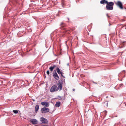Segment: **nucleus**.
I'll return each mask as SVG.
<instances>
[{"instance_id":"obj_1","label":"nucleus","mask_w":126,"mask_h":126,"mask_svg":"<svg viewBox=\"0 0 126 126\" xmlns=\"http://www.w3.org/2000/svg\"><path fill=\"white\" fill-rule=\"evenodd\" d=\"M63 83L61 80H59L57 84L58 86L54 85L52 86L50 89V92L51 93L54 92L58 91V90L60 91L62 89V85Z\"/></svg>"},{"instance_id":"obj_2","label":"nucleus","mask_w":126,"mask_h":126,"mask_svg":"<svg viewBox=\"0 0 126 126\" xmlns=\"http://www.w3.org/2000/svg\"><path fill=\"white\" fill-rule=\"evenodd\" d=\"M114 4V3L112 2H108L106 7V9L109 10H112Z\"/></svg>"},{"instance_id":"obj_3","label":"nucleus","mask_w":126,"mask_h":126,"mask_svg":"<svg viewBox=\"0 0 126 126\" xmlns=\"http://www.w3.org/2000/svg\"><path fill=\"white\" fill-rule=\"evenodd\" d=\"M52 74L53 76L55 79L57 80H58L60 78L56 70H54L53 71L52 73Z\"/></svg>"},{"instance_id":"obj_4","label":"nucleus","mask_w":126,"mask_h":126,"mask_svg":"<svg viewBox=\"0 0 126 126\" xmlns=\"http://www.w3.org/2000/svg\"><path fill=\"white\" fill-rule=\"evenodd\" d=\"M49 109L45 107H44L42 108L41 110V111L42 113H46L48 112H49Z\"/></svg>"},{"instance_id":"obj_5","label":"nucleus","mask_w":126,"mask_h":126,"mask_svg":"<svg viewBox=\"0 0 126 126\" xmlns=\"http://www.w3.org/2000/svg\"><path fill=\"white\" fill-rule=\"evenodd\" d=\"M115 4L117 5L119 7L120 9H123V5L121 2L120 1H118Z\"/></svg>"},{"instance_id":"obj_6","label":"nucleus","mask_w":126,"mask_h":126,"mask_svg":"<svg viewBox=\"0 0 126 126\" xmlns=\"http://www.w3.org/2000/svg\"><path fill=\"white\" fill-rule=\"evenodd\" d=\"M41 104L42 106H45V107H48L49 105V103L46 101L41 102Z\"/></svg>"},{"instance_id":"obj_7","label":"nucleus","mask_w":126,"mask_h":126,"mask_svg":"<svg viewBox=\"0 0 126 126\" xmlns=\"http://www.w3.org/2000/svg\"><path fill=\"white\" fill-rule=\"evenodd\" d=\"M40 121L41 122L44 124L47 123L48 122V121L46 119L43 117L41 118Z\"/></svg>"},{"instance_id":"obj_8","label":"nucleus","mask_w":126,"mask_h":126,"mask_svg":"<svg viewBox=\"0 0 126 126\" xmlns=\"http://www.w3.org/2000/svg\"><path fill=\"white\" fill-rule=\"evenodd\" d=\"M56 70L57 72L59 74H61V76L62 77L64 78V77L63 75V73L62 72L60 71V69L58 67L57 68Z\"/></svg>"},{"instance_id":"obj_9","label":"nucleus","mask_w":126,"mask_h":126,"mask_svg":"<svg viewBox=\"0 0 126 126\" xmlns=\"http://www.w3.org/2000/svg\"><path fill=\"white\" fill-rule=\"evenodd\" d=\"M30 122L33 124H36L38 123V121L36 119H32L30 120Z\"/></svg>"},{"instance_id":"obj_10","label":"nucleus","mask_w":126,"mask_h":126,"mask_svg":"<svg viewBox=\"0 0 126 126\" xmlns=\"http://www.w3.org/2000/svg\"><path fill=\"white\" fill-rule=\"evenodd\" d=\"M56 66L55 65H53L49 68V69L50 71L52 72L53 71V69Z\"/></svg>"},{"instance_id":"obj_11","label":"nucleus","mask_w":126,"mask_h":126,"mask_svg":"<svg viewBox=\"0 0 126 126\" xmlns=\"http://www.w3.org/2000/svg\"><path fill=\"white\" fill-rule=\"evenodd\" d=\"M108 1L106 0H102L100 1V3L102 4H104V3L106 4L108 2Z\"/></svg>"},{"instance_id":"obj_12","label":"nucleus","mask_w":126,"mask_h":126,"mask_svg":"<svg viewBox=\"0 0 126 126\" xmlns=\"http://www.w3.org/2000/svg\"><path fill=\"white\" fill-rule=\"evenodd\" d=\"M39 109V106L38 105H37L35 106V111L36 112H37Z\"/></svg>"},{"instance_id":"obj_13","label":"nucleus","mask_w":126,"mask_h":126,"mask_svg":"<svg viewBox=\"0 0 126 126\" xmlns=\"http://www.w3.org/2000/svg\"><path fill=\"white\" fill-rule=\"evenodd\" d=\"M61 105V103L60 102H56L55 105V106L56 107H59Z\"/></svg>"},{"instance_id":"obj_14","label":"nucleus","mask_w":126,"mask_h":126,"mask_svg":"<svg viewBox=\"0 0 126 126\" xmlns=\"http://www.w3.org/2000/svg\"><path fill=\"white\" fill-rule=\"evenodd\" d=\"M19 110H13V111L14 113L15 114H17L18 113Z\"/></svg>"},{"instance_id":"obj_15","label":"nucleus","mask_w":126,"mask_h":126,"mask_svg":"<svg viewBox=\"0 0 126 126\" xmlns=\"http://www.w3.org/2000/svg\"><path fill=\"white\" fill-rule=\"evenodd\" d=\"M65 24L62 22L60 24V26L61 27H63L65 26Z\"/></svg>"},{"instance_id":"obj_16","label":"nucleus","mask_w":126,"mask_h":126,"mask_svg":"<svg viewBox=\"0 0 126 126\" xmlns=\"http://www.w3.org/2000/svg\"><path fill=\"white\" fill-rule=\"evenodd\" d=\"M47 74L48 76H49V72L48 70L47 72Z\"/></svg>"},{"instance_id":"obj_17","label":"nucleus","mask_w":126,"mask_h":126,"mask_svg":"<svg viewBox=\"0 0 126 126\" xmlns=\"http://www.w3.org/2000/svg\"><path fill=\"white\" fill-rule=\"evenodd\" d=\"M107 16L108 17H109L110 16H109L108 14H107Z\"/></svg>"},{"instance_id":"obj_18","label":"nucleus","mask_w":126,"mask_h":126,"mask_svg":"<svg viewBox=\"0 0 126 126\" xmlns=\"http://www.w3.org/2000/svg\"><path fill=\"white\" fill-rule=\"evenodd\" d=\"M32 100L33 101H35V100L34 99H32Z\"/></svg>"},{"instance_id":"obj_19","label":"nucleus","mask_w":126,"mask_h":126,"mask_svg":"<svg viewBox=\"0 0 126 126\" xmlns=\"http://www.w3.org/2000/svg\"><path fill=\"white\" fill-rule=\"evenodd\" d=\"M108 96H107V97H106V98H108Z\"/></svg>"}]
</instances>
